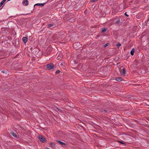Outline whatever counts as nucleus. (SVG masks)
<instances>
[{"label":"nucleus","mask_w":149,"mask_h":149,"mask_svg":"<svg viewBox=\"0 0 149 149\" xmlns=\"http://www.w3.org/2000/svg\"><path fill=\"white\" fill-rule=\"evenodd\" d=\"M38 138L41 142L43 143L46 142V139L42 136H39Z\"/></svg>","instance_id":"1"},{"label":"nucleus","mask_w":149,"mask_h":149,"mask_svg":"<svg viewBox=\"0 0 149 149\" xmlns=\"http://www.w3.org/2000/svg\"><path fill=\"white\" fill-rule=\"evenodd\" d=\"M116 80L118 81H121L123 80V78L121 77H117L116 78Z\"/></svg>","instance_id":"9"},{"label":"nucleus","mask_w":149,"mask_h":149,"mask_svg":"<svg viewBox=\"0 0 149 149\" xmlns=\"http://www.w3.org/2000/svg\"><path fill=\"white\" fill-rule=\"evenodd\" d=\"M22 4L24 5L25 6H27L28 4V1L27 0H24L22 2Z\"/></svg>","instance_id":"5"},{"label":"nucleus","mask_w":149,"mask_h":149,"mask_svg":"<svg viewBox=\"0 0 149 149\" xmlns=\"http://www.w3.org/2000/svg\"><path fill=\"white\" fill-rule=\"evenodd\" d=\"M46 149H50V148H46Z\"/></svg>","instance_id":"25"},{"label":"nucleus","mask_w":149,"mask_h":149,"mask_svg":"<svg viewBox=\"0 0 149 149\" xmlns=\"http://www.w3.org/2000/svg\"><path fill=\"white\" fill-rule=\"evenodd\" d=\"M117 46L118 47H119L121 46V45L120 43L118 42L117 44Z\"/></svg>","instance_id":"15"},{"label":"nucleus","mask_w":149,"mask_h":149,"mask_svg":"<svg viewBox=\"0 0 149 149\" xmlns=\"http://www.w3.org/2000/svg\"><path fill=\"white\" fill-rule=\"evenodd\" d=\"M11 135H13V136H14L16 138H18V136H17V134L16 133L14 132H11Z\"/></svg>","instance_id":"8"},{"label":"nucleus","mask_w":149,"mask_h":149,"mask_svg":"<svg viewBox=\"0 0 149 149\" xmlns=\"http://www.w3.org/2000/svg\"><path fill=\"white\" fill-rule=\"evenodd\" d=\"M57 110H58L59 112H62V111L61 110L59 109H58V108H57Z\"/></svg>","instance_id":"22"},{"label":"nucleus","mask_w":149,"mask_h":149,"mask_svg":"<svg viewBox=\"0 0 149 149\" xmlns=\"http://www.w3.org/2000/svg\"><path fill=\"white\" fill-rule=\"evenodd\" d=\"M120 22V20L119 19H118L117 21L116 22V24H118Z\"/></svg>","instance_id":"16"},{"label":"nucleus","mask_w":149,"mask_h":149,"mask_svg":"<svg viewBox=\"0 0 149 149\" xmlns=\"http://www.w3.org/2000/svg\"><path fill=\"white\" fill-rule=\"evenodd\" d=\"M60 72V71L58 70H57L56 72V74H58V73H59V72Z\"/></svg>","instance_id":"20"},{"label":"nucleus","mask_w":149,"mask_h":149,"mask_svg":"<svg viewBox=\"0 0 149 149\" xmlns=\"http://www.w3.org/2000/svg\"><path fill=\"white\" fill-rule=\"evenodd\" d=\"M80 44L79 42L76 43L74 45V47L76 49H77L80 47Z\"/></svg>","instance_id":"3"},{"label":"nucleus","mask_w":149,"mask_h":149,"mask_svg":"<svg viewBox=\"0 0 149 149\" xmlns=\"http://www.w3.org/2000/svg\"><path fill=\"white\" fill-rule=\"evenodd\" d=\"M108 45H109L108 43H106L104 45V47H107V46H108Z\"/></svg>","instance_id":"19"},{"label":"nucleus","mask_w":149,"mask_h":149,"mask_svg":"<svg viewBox=\"0 0 149 149\" xmlns=\"http://www.w3.org/2000/svg\"><path fill=\"white\" fill-rule=\"evenodd\" d=\"M53 26V24H50L48 25V27H51Z\"/></svg>","instance_id":"14"},{"label":"nucleus","mask_w":149,"mask_h":149,"mask_svg":"<svg viewBox=\"0 0 149 149\" xmlns=\"http://www.w3.org/2000/svg\"><path fill=\"white\" fill-rule=\"evenodd\" d=\"M27 38L26 37H24L22 38V40L25 44L27 41Z\"/></svg>","instance_id":"6"},{"label":"nucleus","mask_w":149,"mask_h":149,"mask_svg":"<svg viewBox=\"0 0 149 149\" xmlns=\"http://www.w3.org/2000/svg\"><path fill=\"white\" fill-rule=\"evenodd\" d=\"M107 30V29H104L102 30V32H105V31H106Z\"/></svg>","instance_id":"13"},{"label":"nucleus","mask_w":149,"mask_h":149,"mask_svg":"<svg viewBox=\"0 0 149 149\" xmlns=\"http://www.w3.org/2000/svg\"><path fill=\"white\" fill-rule=\"evenodd\" d=\"M2 5L1 4V3H0V7H1L2 6Z\"/></svg>","instance_id":"24"},{"label":"nucleus","mask_w":149,"mask_h":149,"mask_svg":"<svg viewBox=\"0 0 149 149\" xmlns=\"http://www.w3.org/2000/svg\"><path fill=\"white\" fill-rule=\"evenodd\" d=\"M120 72L122 74L125 75V68H123L122 70H120Z\"/></svg>","instance_id":"4"},{"label":"nucleus","mask_w":149,"mask_h":149,"mask_svg":"<svg viewBox=\"0 0 149 149\" xmlns=\"http://www.w3.org/2000/svg\"><path fill=\"white\" fill-rule=\"evenodd\" d=\"M125 15L126 16H127V17H128V16H129L128 15H127V13H125Z\"/></svg>","instance_id":"23"},{"label":"nucleus","mask_w":149,"mask_h":149,"mask_svg":"<svg viewBox=\"0 0 149 149\" xmlns=\"http://www.w3.org/2000/svg\"><path fill=\"white\" fill-rule=\"evenodd\" d=\"M46 66L48 70H50L54 67V65L52 63H51L47 64Z\"/></svg>","instance_id":"2"},{"label":"nucleus","mask_w":149,"mask_h":149,"mask_svg":"<svg viewBox=\"0 0 149 149\" xmlns=\"http://www.w3.org/2000/svg\"><path fill=\"white\" fill-rule=\"evenodd\" d=\"M7 70H4V71H2V72L3 73H6V72H7Z\"/></svg>","instance_id":"18"},{"label":"nucleus","mask_w":149,"mask_h":149,"mask_svg":"<svg viewBox=\"0 0 149 149\" xmlns=\"http://www.w3.org/2000/svg\"><path fill=\"white\" fill-rule=\"evenodd\" d=\"M50 145H52V143H51L50 144Z\"/></svg>","instance_id":"26"},{"label":"nucleus","mask_w":149,"mask_h":149,"mask_svg":"<svg viewBox=\"0 0 149 149\" xmlns=\"http://www.w3.org/2000/svg\"><path fill=\"white\" fill-rule=\"evenodd\" d=\"M119 142L121 144H125V143H123V141H119Z\"/></svg>","instance_id":"21"},{"label":"nucleus","mask_w":149,"mask_h":149,"mask_svg":"<svg viewBox=\"0 0 149 149\" xmlns=\"http://www.w3.org/2000/svg\"><path fill=\"white\" fill-rule=\"evenodd\" d=\"M5 2V1L4 0H3L0 3L1 4L3 5Z\"/></svg>","instance_id":"17"},{"label":"nucleus","mask_w":149,"mask_h":149,"mask_svg":"<svg viewBox=\"0 0 149 149\" xmlns=\"http://www.w3.org/2000/svg\"><path fill=\"white\" fill-rule=\"evenodd\" d=\"M134 51H135V50L134 49H132V50L130 52V54L132 55H134Z\"/></svg>","instance_id":"11"},{"label":"nucleus","mask_w":149,"mask_h":149,"mask_svg":"<svg viewBox=\"0 0 149 149\" xmlns=\"http://www.w3.org/2000/svg\"><path fill=\"white\" fill-rule=\"evenodd\" d=\"M4 0V1H5V2L6 0Z\"/></svg>","instance_id":"27"},{"label":"nucleus","mask_w":149,"mask_h":149,"mask_svg":"<svg viewBox=\"0 0 149 149\" xmlns=\"http://www.w3.org/2000/svg\"><path fill=\"white\" fill-rule=\"evenodd\" d=\"M57 142L58 143H59L61 145H66V144L65 143H63V142L62 141H57Z\"/></svg>","instance_id":"10"},{"label":"nucleus","mask_w":149,"mask_h":149,"mask_svg":"<svg viewBox=\"0 0 149 149\" xmlns=\"http://www.w3.org/2000/svg\"><path fill=\"white\" fill-rule=\"evenodd\" d=\"M46 3H36L34 5L35 6H44Z\"/></svg>","instance_id":"7"},{"label":"nucleus","mask_w":149,"mask_h":149,"mask_svg":"<svg viewBox=\"0 0 149 149\" xmlns=\"http://www.w3.org/2000/svg\"><path fill=\"white\" fill-rule=\"evenodd\" d=\"M101 112L103 113H108L107 111L105 110H102L101 111Z\"/></svg>","instance_id":"12"}]
</instances>
